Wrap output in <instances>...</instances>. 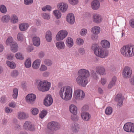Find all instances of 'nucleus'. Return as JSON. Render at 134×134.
I'll return each mask as SVG.
<instances>
[{"mask_svg":"<svg viewBox=\"0 0 134 134\" xmlns=\"http://www.w3.org/2000/svg\"><path fill=\"white\" fill-rule=\"evenodd\" d=\"M72 93V90L71 87L68 86L62 87L59 91L60 97L66 101L69 100L71 99Z\"/></svg>","mask_w":134,"mask_h":134,"instance_id":"f257e3e1","label":"nucleus"},{"mask_svg":"<svg viewBox=\"0 0 134 134\" xmlns=\"http://www.w3.org/2000/svg\"><path fill=\"white\" fill-rule=\"evenodd\" d=\"M120 52L124 57H132L134 56V45H128L123 46L121 48Z\"/></svg>","mask_w":134,"mask_h":134,"instance_id":"f03ea898","label":"nucleus"},{"mask_svg":"<svg viewBox=\"0 0 134 134\" xmlns=\"http://www.w3.org/2000/svg\"><path fill=\"white\" fill-rule=\"evenodd\" d=\"M92 49L93 50L95 54L100 58H105L108 55V51L102 47H99L97 44H93L92 45Z\"/></svg>","mask_w":134,"mask_h":134,"instance_id":"7ed1b4c3","label":"nucleus"},{"mask_svg":"<svg viewBox=\"0 0 134 134\" xmlns=\"http://www.w3.org/2000/svg\"><path fill=\"white\" fill-rule=\"evenodd\" d=\"M51 85V83L47 80L40 81L38 84L37 88L40 91L44 92L49 90Z\"/></svg>","mask_w":134,"mask_h":134,"instance_id":"20e7f679","label":"nucleus"},{"mask_svg":"<svg viewBox=\"0 0 134 134\" xmlns=\"http://www.w3.org/2000/svg\"><path fill=\"white\" fill-rule=\"evenodd\" d=\"M85 93L82 90L77 89L74 91V97L77 100H82L85 97Z\"/></svg>","mask_w":134,"mask_h":134,"instance_id":"39448f33","label":"nucleus"},{"mask_svg":"<svg viewBox=\"0 0 134 134\" xmlns=\"http://www.w3.org/2000/svg\"><path fill=\"white\" fill-rule=\"evenodd\" d=\"M76 80L77 83L79 85L84 87L86 86L88 82L87 78L79 75Z\"/></svg>","mask_w":134,"mask_h":134,"instance_id":"423d86ee","label":"nucleus"},{"mask_svg":"<svg viewBox=\"0 0 134 134\" xmlns=\"http://www.w3.org/2000/svg\"><path fill=\"white\" fill-rule=\"evenodd\" d=\"M132 74V70L131 68L128 66H125L122 72V75L125 79H128L131 77Z\"/></svg>","mask_w":134,"mask_h":134,"instance_id":"0eeeda50","label":"nucleus"},{"mask_svg":"<svg viewBox=\"0 0 134 134\" xmlns=\"http://www.w3.org/2000/svg\"><path fill=\"white\" fill-rule=\"evenodd\" d=\"M68 32L65 30H62L59 32L56 36V39L57 41L63 40L67 36Z\"/></svg>","mask_w":134,"mask_h":134,"instance_id":"6e6552de","label":"nucleus"},{"mask_svg":"<svg viewBox=\"0 0 134 134\" xmlns=\"http://www.w3.org/2000/svg\"><path fill=\"white\" fill-rule=\"evenodd\" d=\"M36 98V96L33 93L28 94L25 97L26 102L28 104H31L34 103Z\"/></svg>","mask_w":134,"mask_h":134,"instance_id":"1a4fd4ad","label":"nucleus"},{"mask_svg":"<svg viewBox=\"0 0 134 134\" xmlns=\"http://www.w3.org/2000/svg\"><path fill=\"white\" fill-rule=\"evenodd\" d=\"M79 75L87 78L90 75V72L88 71L85 69H80L78 72Z\"/></svg>","mask_w":134,"mask_h":134,"instance_id":"9d476101","label":"nucleus"},{"mask_svg":"<svg viewBox=\"0 0 134 134\" xmlns=\"http://www.w3.org/2000/svg\"><path fill=\"white\" fill-rule=\"evenodd\" d=\"M58 9L63 13L65 12L67 10L68 5L66 3H58L57 5Z\"/></svg>","mask_w":134,"mask_h":134,"instance_id":"9b49d317","label":"nucleus"},{"mask_svg":"<svg viewBox=\"0 0 134 134\" xmlns=\"http://www.w3.org/2000/svg\"><path fill=\"white\" fill-rule=\"evenodd\" d=\"M124 99V97L121 94H119L116 96L115 99L116 101L118 102L117 104L118 107H120L122 106Z\"/></svg>","mask_w":134,"mask_h":134,"instance_id":"f8f14e48","label":"nucleus"},{"mask_svg":"<svg viewBox=\"0 0 134 134\" xmlns=\"http://www.w3.org/2000/svg\"><path fill=\"white\" fill-rule=\"evenodd\" d=\"M96 72L100 75H105L106 73L104 68L102 65L97 66L96 68Z\"/></svg>","mask_w":134,"mask_h":134,"instance_id":"ddd939ff","label":"nucleus"},{"mask_svg":"<svg viewBox=\"0 0 134 134\" xmlns=\"http://www.w3.org/2000/svg\"><path fill=\"white\" fill-rule=\"evenodd\" d=\"M53 102V100L51 95H48L45 98L44 101V104L46 106L51 105Z\"/></svg>","mask_w":134,"mask_h":134,"instance_id":"4468645a","label":"nucleus"},{"mask_svg":"<svg viewBox=\"0 0 134 134\" xmlns=\"http://www.w3.org/2000/svg\"><path fill=\"white\" fill-rule=\"evenodd\" d=\"M93 21L96 23L98 24L101 23L102 21V18L101 15L97 14L93 15L92 16Z\"/></svg>","mask_w":134,"mask_h":134,"instance_id":"2eb2a0df","label":"nucleus"},{"mask_svg":"<svg viewBox=\"0 0 134 134\" xmlns=\"http://www.w3.org/2000/svg\"><path fill=\"white\" fill-rule=\"evenodd\" d=\"M66 21L70 24H73L75 21V18L74 15L71 13L68 14L66 16Z\"/></svg>","mask_w":134,"mask_h":134,"instance_id":"dca6fc26","label":"nucleus"},{"mask_svg":"<svg viewBox=\"0 0 134 134\" xmlns=\"http://www.w3.org/2000/svg\"><path fill=\"white\" fill-rule=\"evenodd\" d=\"M60 128V126H47L45 131L47 133L51 134L54 131L58 130Z\"/></svg>","mask_w":134,"mask_h":134,"instance_id":"f3484780","label":"nucleus"},{"mask_svg":"<svg viewBox=\"0 0 134 134\" xmlns=\"http://www.w3.org/2000/svg\"><path fill=\"white\" fill-rule=\"evenodd\" d=\"M100 6V3L98 0H94L91 2V7L94 10H98Z\"/></svg>","mask_w":134,"mask_h":134,"instance_id":"a211bd4d","label":"nucleus"},{"mask_svg":"<svg viewBox=\"0 0 134 134\" xmlns=\"http://www.w3.org/2000/svg\"><path fill=\"white\" fill-rule=\"evenodd\" d=\"M28 115L23 112H19L18 113V118L20 120L24 119L27 118Z\"/></svg>","mask_w":134,"mask_h":134,"instance_id":"6ab92c4d","label":"nucleus"},{"mask_svg":"<svg viewBox=\"0 0 134 134\" xmlns=\"http://www.w3.org/2000/svg\"><path fill=\"white\" fill-rule=\"evenodd\" d=\"M69 110L70 112L74 115H76L77 113V109L76 107L74 104H71L69 106Z\"/></svg>","mask_w":134,"mask_h":134,"instance_id":"aec40b11","label":"nucleus"},{"mask_svg":"<svg viewBox=\"0 0 134 134\" xmlns=\"http://www.w3.org/2000/svg\"><path fill=\"white\" fill-rule=\"evenodd\" d=\"M101 45L104 48H108L110 47V43L107 40H102L100 43Z\"/></svg>","mask_w":134,"mask_h":134,"instance_id":"412c9836","label":"nucleus"},{"mask_svg":"<svg viewBox=\"0 0 134 134\" xmlns=\"http://www.w3.org/2000/svg\"><path fill=\"white\" fill-rule=\"evenodd\" d=\"M81 116L82 119L86 121H88L91 117L90 115L86 112H82L81 114Z\"/></svg>","mask_w":134,"mask_h":134,"instance_id":"4be33fe9","label":"nucleus"},{"mask_svg":"<svg viewBox=\"0 0 134 134\" xmlns=\"http://www.w3.org/2000/svg\"><path fill=\"white\" fill-rule=\"evenodd\" d=\"M66 44L69 48H71L74 45L73 41L72 39L70 37H68L66 40Z\"/></svg>","mask_w":134,"mask_h":134,"instance_id":"5701e85b","label":"nucleus"},{"mask_svg":"<svg viewBox=\"0 0 134 134\" xmlns=\"http://www.w3.org/2000/svg\"><path fill=\"white\" fill-rule=\"evenodd\" d=\"M55 46L58 49H64L65 47L64 43L63 41L57 42L55 44Z\"/></svg>","mask_w":134,"mask_h":134,"instance_id":"b1692460","label":"nucleus"},{"mask_svg":"<svg viewBox=\"0 0 134 134\" xmlns=\"http://www.w3.org/2000/svg\"><path fill=\"white\" fill-rule=\"evenodd\" d=\"M19 28L21 31L26 30L29 27V24L26 23H23L19 24Z\"/></svg>","mask_w":134,"mask_h":134,"instance_id":"393cba45","label":"nucleus"},{"mask_svg":"<svg viewBox=\"0 0 134 134\" xmlns=\"http://www.w3.org/2000/svg\"><path fill=\"white\" fill-rule=\"evenodd\" d=\"M41 62V60L40 59H37L35 60L33 63L32 68L35 69H38L39 67Z\"/></svg>","mask_w":134,"mask_h":134,"instance_id":"a878e982","label":"nucleus"},{"mask_svg":"<svg viewBox=\"0 0 134 134\" xmlns=\"http://www.w3.org/2000/svg\"><path fill=\"white\" fill-rule=\"evenodd\" d=\"M116 80V77L114 76L112 79L111 80L109 83L108 88L109 89H111L112 87L115 86V82Z\"/></svg>","mask_w":134,"mask_h":134,"instance_id":"bb28decb","label":"nucleus"},{"mask_svg":"<svg viewBox=\"0 0 134 134\" xmlns=\"http://www.w3.org/2000/svg\"><path fill=\"white\" fill-rule=\"evenodd\" d=\"M10 17L8 15H5L2 16L1 19V21L3 23H8L9 22Z\"/></svg>","mask_w":134,"mask_h":134,"instance_id":"cd10ccee","label":"nucleus"},{"mask_svg":"<svg viewBox=\"0 0 134 134\" xmlns=\"http://www.w3.org/2000/svg\"><path fill=\"white\" fill-rule=\"evenodd\" d=\"M91 30L93 34H98L100 31V28L99 26H94L91 29Z\"/></svg>","mask_w":134,"mask_h":134,"instance_id":"c85d7f7f","label":"nucleus"},{"mask_svg":"<svg viewBox=\"0 0 134 134\" xmlns=\"http://www.w3.org/2000/svg\"><path fill=\"white\" fill-rule=\"evenodd\" d=\"M33 43L34 45L38 46L40 44V38L37 37H35L33 38Z\"/></svg>","mask_w":134,"mask_h":134,"instance_id":"c756f323","label":"nucleus"},{"mask_svg":"<svg viewBox=\"0 0 134 134\" xmlns=\"http://www.w3.org/2000/svg\"><path fill=\"white\" fill-rule=\"evenodd\" d=\"M52 36L51 32L50 31H48L46 32V38L47 42H50L51 41Z\"/></svg>","mask_w":134,"mask_h":134,"instance_id":"7c9ffc66","label":"nucleus"},{"mask_svg":"<svg viewBox=\"0 0 134 134\" xmlns=\"http://www.w3.org/2000/svg\"><path fill=\"white\" fill-rule=\"evenodd\" d=\"M53 14L57 19H60L61 17L62 14L58 10H55L53 11Z\"/></svg>","mask_w":134,"mask_h":134,"instance_id":"2f4dec72","label":"nucleus"},{"mask_svg":"<svg viewBox=\"0 0 134 134\" xmlns=\"http://www.w3.org/2000/svg\"><path fill=\"white\" fill-rule=\"evenodd\" d=\"M18 45L16 42L13 43L11 47V50L12 51L14 52H16L18 50Z\"/></svg>","mask_w":134,"mask_h":134,"instance_id":"473e14b6","label":"nucleus"},{"mask_svg":"<svg viewBox=\"0 0 134 134\" xmlns=\"http://www.w3.org/2000/svg\"><path fill=\"white\" fill-rule=\"evenodd\" d=\"M11 21L12 23L14 24L18 23V19L17 16L15 15H13L12 16Z\"/></svg>","mask_w":134,"mask_h":134,"instance_id":"72a5a7b5","label":"nucleus"},{"mask_svg":"<svg viewBox=\"0 0 134 134\" xmlns=\"http://www.w3.org/2000/svg\"><path fill=\"white\" fill-rule=\"evenodd\" d=\"M25 66L26 68H29L31 66V59L30 58H28L25 62Z\"/></svg>","mask_w":134,"mask_h":134,"instance_id":"f704fd0d","label":"nucleus"},{"mask_svg":"<svg viewBox=\"0 0 134 134\" xmlns=\"http://www.w3.org/2000/svg\"><path fill=\"white\" fill-rule=\"evenodd\" d=\"M113 112V109L111 107L107 108L105 110V113L108 115H111Z\"/></svg>","mask_w":134,"mask_h":134,"instance_id":"c9c22d12","label":"nucleus"},{"mask_svg":"<svg viewBox=\"0 0 134 134\" xmlns=\"http://www.w3.org/2000/svg\"><path fill=\"white\" fill-rule=\"evenodd\" d=\"M42 17L43 19L46 20H49L51 16L49 14L46 13H43L41 14Z\"/></svg>","mask_w":134,"mask_h":134,"instance_id":"e433bc0d","label":"nucleus"},{"mask_svg":"<svg viewBox=\"0 0 134 134\" xmlns=\"http://www.w3.org/2000/svg\"><path fill=\"white\" fill-rule=\"evenodd\" d=\"M24 36L22 32H19L17 35V39L18 41H22L24 40Z\"/></svg>","mask_w":134,"mask_h":134,"instance_id":"4c0bfd02","label":"nucleus"},{"mask_svg":"<svg viewBox=\"0 0 134 134\" xmlns=\"http://www.w3.org/2000/svg\"><path fill=\"white\" fill-rule=\"evenodd\" d=\"M14 42H13V38L12 37H8L7 39L6 43L7 45L9 46L11 44L12 45V44Z\"/></svg>","mask_w":134,"mask_h":134,"instance_id":"58836bf2","label":"nucleus"},{"mask_svg":"<svg viewBox=\"0 0 134 134\" xmlns=\"http://www.w3.org/2000/svg\"><path fill=\"white\" fill-rule=\"evenodd\" d=\"M47 113V111L45 110H42L39 114V117L41 119L43 118L46 115Z\"/></svg>","mask_w":134,"mask_h":134,"instance_id":"ea45409f","label":"nucleus"},{"mask_svg":"<svg viewBox=\"0 0 134 134\" xmlns=\"http://www.w3.org/2000/svg\"><path fill=\"white\" fill-rule=\"evenodd\" d=\"M6 63L8 66L11 69H14L15 67V64L14 63L10 61H7Z\"/></svg>","mask_w":134,"mask_h":134,"instance_id":"a19ab883","label":"nucleus"},{"mask_svg":"<svg viewBox=\"0 0 134 134\" xmlns=\"http://www.w3.org/2000/svg\"><path fill=\"white\" fill-rule=\"evenodd\" d=\"M0 11L2 13L5 14L7 12V9L6 7L3 5H0Z\"/></svg>","mask_w":134,"mask_h":134,"instance_id":"79ce46f5","label":"nucleus"},{"mask_svg":"<svg viewBox=\"0 0 134 134\" xmlns=\"http://www.w3.org/2000/svg\"><path fill=\"white\" fill-rule=\"evenodd\" d=\"M15 57L17 59L20 60H22L24 59L23 55L21 53L19 52L16 53L15 55Z\"/></svg>","mask_w":134,"mask_h":134,"instance_id":"37998d69","label":"nucleus"},{"mask_svg":"<svg viewBox=\"0 0 134 134\" xmlns=\"http://www.w3.org/2000/svg\"><path fill=\"white\" fill-rule=\"evenodd\" d=\"M24 127L25 129L31 131H34L35 130L34 126H24Z\"/></svg>","mask_w":134,"mask_h":134,"instance_id":"c03bdc74","label":"nucleus"},{"mask_svg":"<svg viewBox=\"0 0 134 134\" xmlns=\"http://www.w3.org/2000/svg\"><path fill=\"white\" fill-rule=\"evenodd\" d=\"M18 91V89L16 88L13 89V94L12 96L13 98L16 99L17 98Z\"/></svg>","mask_w":134,"mask_h":134,"instance_id":"a18cd8bd","label":"nucleus"},{"mask_svg":"<svg viewBox=\"0 0 134 134\" xmlns=\"http://www.w3.org/2000/svg\"><path fill=\"white\" fill-rule=\"evenodd\" d=\"M19 74L18 71L15 70H13L11 72V76L13 77H16Z\"/></svg>","mask_w":134,"mask_h":134,"instance_id":"49530a36","label":"nucleus"},{"mask_svg":"<svg viewBox=\"0 0 134 134\" xmlns=\"http://www.w3.org/2000/svg\"><path fill=\"white\" fill-rule=\"evenodd\" d=\"M76 43L78 45L81 46L83 44L84 41L83 39L81 38H78L76 40Z\"/></svg>","mask_w":134,"mask_h":134,"instance_id":"de8ad7c7","label":"nucleus"},{"mask_svg":"<svg viewBox=\"0 0 134 134\" xmlns=\"http://www.w3.org/2000/svg\"><path fill=\"white\" fill-rule=\"evenodd\" d=\"M44 62L45 65L48 66H50L52 64V61L49 59H45L44 61Z\"/></svg>","mask_w":134,"mask_h":134,"instance_id":"09e8293b","label":"nucleus"},{"mask_svg":"<svg viewBox=\"0 0 134 134\" xmlns=\"http://www.w3.org/2000/svg\"><path fill=\"white\" fill-rule=\"evenodd\" d=\"M87 32V30L86 29H81L80 31V34L82 36H85Z\"/></svg>","mask_w":134,"mask_h":134,"instance_id":"8fccbe9b","label":"nucleus"},{"mask_svg":"<svg viewBox=\"0 0 134 134\" xmlns=\"http://www.w3.org/2000/svg\"><path fill=\"white\" fill-rule=\"evenodd\" d=\"M59 125V124L57 122L51 121L48 123L47 126H58Z\"/></svg>","mask_w":134,"mask_h":134,"instance_id":"3c124183","label":"nucleus"},{"mask_svg":"<svg viewBox=\"0 0 134 134\" xmlns=\"http://www.w3.org/2000/svg\"><path fill=\"white\" fill-rule=\"evenodd\" d=\"M39 110L36 108H34L31 109V112L32 114L34 115H37L38 113Z\"/></svg>","mask_w":134,"mask_h":134,"instance_id":"603ef678","label":"nucleus"},{"mask_svg":"<svg viewBox=\"0 0 134 134\" xmlns=\"http://www.w3.org/2000/svg\"><path fill=\"white\" fill-rule=\"evenodd\" d=\"M91 73L94 79L97 80L98 79V76L97 75L95 71L94 70L91 71Z\"/></svg>","mask_w":134,"mask_h":134,"instance_id":"864d4df0","label":"nucleus"},{"mask_svg":"<svg viewBox=\"0 0 134 134\" xmlns=\"http://www.w3.org/2000/svg\"><path fill=\"white\" fill-rule=\"evenodd\" d=\"M71 130L74 132L76 133L79 130V127L78 126H72Z\"/></svg>","mask_w":134,"mask_h":134,"instance_id":"5fc2aeb1","label":"nucleus"},{"mask_svg":"<svg viewBox=\"0 0 134 134\" xmlns=\"http://www.w3.org/2000/svg\"><path fill=\"white\" fill-rule=\"evenodd\" d=\"M33 2V0H24V3L26 5H31Z\"/></svg>","mask_w":134,"mask_h":134,"instance_id":"6e6d98bb","label":"nucleus"},{"mask_svg":"<svg viewBox=\"0 0 134 134\" xmlns=\"http://www.w3.org/2000/svg\"><path fill=\"white\" fill-rule=\"evenodd\" d=\"M69 3L72 5H75L78 3V0H68Z\"/></svg>","mask_w":134,"mask_h":134,"instance_id":"4d7b16f0","label":"nucleus"},{"mask_svg":"<svg viewBox=\"0 0 134 134\" xmlns=\"http://www.w3.org/2000/svg\"><path fill=\"white\" fill-rule=\"evenodd\" d=\"M47 67L44 64H42L40 68V70L41 71H44L47 70Z\"/></svg>","mask_w":134,"mask_h":134,"instance_id":"13d9d810","label":"nucleus"},{"mask_svg":"<svg viewBox=\"0 0 134 134\" xmlns=\"http://www.w3.org/2000/svg\"><path fill=\"white\" fill-rule=\"evenodd\" d=\"M78 51L79 53L81 55L84 54L85 52V50L83 48H81L78 49Z\"/></svg>","mask_w":134,"mask_h":134,"instance_id":"bf43d9fd","label":"nucleus"},{"mask_svg":"<svg viewBox=\"0 0 134 134\" xmlns=\"http://www.w3.org/2000/svg\"><path fill=\"white\" fill-rule=\"evenodd\" d=\"M97 34H93L91 36V38L93 40L95 41L98 38Z\"/></svg>","mask_w":134,"mask_h":134,"instance_id":"052dcab7","label":"nucleus"},{"mask_svg":"<svg viewBox=\"0 0 134 134\" xmlns=\"http://www.w3.org/2000/svg\"><path fill=\"white\" fill-rule=\"evenodd\" d=\"M129 24L132 28H134V19H132L130 20Z\"/></svg>","mask_w":134,"mask_h":134,"instance_id":"680f3d73","label":"nucleus"},{"mask_svg":"<svg viewBox=\"0 0 134 134\" xmlns=\"http://www.w3.org/2000/svg\"><path fill=\"white\" fill-rule=\"evenodd\" d=\"M5 111L6 113L8 114L12 112V110L11 109H10L8 107L5 108Z\"/></svg>","mask_w":134,"mask_h":134,"instance_id":"e2e57ef3","label":"nucleus"},{"mask_svg":"<svg viewBox=\"0 0 134 134\" xmlns=\"http://www.w3.org/2000/svg\"><path fill=\"white\" fill-rule=\"evenodd\" d=\"M8 59L9 60H12L13 59L14 55L12 54H8L7 55Z\"/></svg>","mask_w":134,"mask_h":134,"instance_id":"0e129e2a","label":"nucleus"},{"mask_svg":"<svg viewBox=\"0 0 134 134\" xmlns=\"http://www.w3.org/2000/svg\"><path fill=\"white\" fill-rule=\"evenodd\" d=\"M130 127L129 126H124L123 128L125 131L129 132H130Z\"/></svg>","mask_w":134,"mask_h":134,"instance_id":"69168bd1","label":"nucleus"},{"mask_svg":"<svg viewBox=\"0 0 134 134\" xmlns=\"http://www.w3.org/2000/svg\"><path fill=\"white\" fill-rule=\"evenodd\" d=\"M129 81L131 85H134V75L129 79Z\"/></svg>","mask_w":134,"mask_h":134,"instance_id":"338daca9","label":"nucleus"},{"mask_svg":"<svg viewBox=\"0 0 134 134\" xmlns=\"http://www.w3.org/2000/svg\"><path fill=\"white\" fill-rule=\"evenodd\" d=\"M101 82L102 85H104L107 82V80L104 78H102L101 80Z\"/></svg>","mask_w":134,"mask_h":134,"instance_id":"774afa93","label":"nucleus"}]
</instances>
